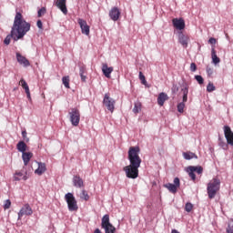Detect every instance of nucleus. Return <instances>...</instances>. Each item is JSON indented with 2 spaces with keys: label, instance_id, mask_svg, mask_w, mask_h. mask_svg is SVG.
Instances as JSON below:
<instances>
[{
  "label": "nucleus",
  "instance_id": "10",
  "mask_svg": "<svg viewBox=\"0 0 233 233\" xmlns=\"http://www.w3.org/2000/svg\"><path fill=\"white\" fill-rule=\"evenodd\" d=\"M77 23L81 28L82 34L85 35H90V26L86 24V20H83V18H78Z\"/></svg>",
  "mask_w": 233,
  "mask_h": 233
},
{
  "label": "nucleus",
  "instance_id": "36",
  "mask_svg": "<svg viewBox=\"0 0 233 233\" xmlns=\"http://www.w3.org/2000/svg\"><path fill=\"white\" fill-rule=\"evenodd\" d=\"M194 167V172L197 174H203V167L201 166H192Z\"/></svg>",
  "mask_w": 233,
  "mask_h": 233
},
{
  "label": "nucleus",
  "instance_id": "27",
  "mask_svg": "<svg viewBox=\"0 0 233 233\" xmlns=\"http://www.w3.org/2000/svg\"><path fill=\"white\" fill-rule=\"evenodd\" d=\"M133 112L134 114H139L141 112V102L137 101L134 103Z\"/></svg>",
  "mask_w": 233,
  "mask_h": 233
},
{
  "label": "nucleus",
  "instance_id": "14",
  "mask_svg": "<svg viewBox=\"0 0 233 233\" xmlns=\"http://www.w3.org/2000/svg\"><path fill=\"white\" fill-rule=\"evenodd\" d=\"M172 23L177 30H185V20L183 18H173Z\"/></svg>",
  "mask_w": 233,
  "mask_h": 233
},
{
  "label": "nucleus",
  "instance_id": "32",
  "mask_svg": "<svg viewBox=\"0 0 233 233\" xmlns=\"http://www.w3.org/2000/svg\"><path fill=\"white\" fill-rule=\"evenodd\" d=\"M177 112H179V114H183V112H185V103L184 102L178 103L177 106Z\"/></svg>",
  "mask_w": 233,
  "mask_h": 233
},
{
  "label": "nucleus",
  "instance_id": "12",
  "mask_svg": "<svg viewBox=\"0 0 233 233\" xmlns=\"http://www.w3.org/2000/svg\"><path fill=\"white\" fill-rule=\"evenodd\" d=\"M224 136L227 139L228 145H230L231 147H233V132L230 127L224 126Z\"/></svg>",
  "mask_w": 233,
  "mask_h": 233
},
{
  "label": "nucleus",
  "instance_id": "42",
  "mask_svg": "<svg viewBox=\"0 0 233 233\" xmlns=\"http://www.w3.org/2000/svg\"><path fill=\"white\" fill-rule=\"evenodd\" d=\"M22 137L25 143H28V141H30V138H28V137L26 136V131H22Z\"/></svg>",
  "mask_w": 233,
  "mask_h": 233
},
{
  "label": "nucleus",
  "instance_id": "13",
  "mask_svg": "<svg viewBox=\"0 0 233 233\" xmlns=\"http://www.w3.org/2000/svg\"><path fill=\"white\" fill-rule=\"evenodd\" d=\"M190 41V38L188 35L183 34V33H178V43L183 46V48H187L188 46V42Z\"/></svg>",
  "mask_w": 233,
  "mask_h": 233
},
{
  "label": "nucleus",
  "instance_id": "28",
  "mask_svg": "<svg viewBox=\"0 0 233 233\" xmlns=\"http://www.w3.org/2000/svg\"><path fill=\"white\" fill-rule=\"evenodd\" d=\"M19 85L22 86L25 92H30V87L28 86V84L26 83V81L25 79L22 78L19 82Z\"/></svg>",
  "mask_w": 233,
  "mask_h": 233
},
{
  "label": "nucleus",
  "instance_id": "21",
  "mask_svg": "<svg viewBox=\"0 0 233 233\" xmlns=\"http://www.w3.org/2000/svg\"><path fill=\"white\" fill-rule=\"evenodd\" d=\"M102 72L104 74V76H106V77H110V74H112V72H114V67L112 66H108L107 64H103L102 65Z\"/></svg>",
  "mask_w": 233,
  "mask_h": 233
},
{
  "label": "nucleus",
  "instance_id": "16",
  "mask_svg": "<svg viewBox=\"0 0 233 233\" xmlns=\"http://www.w3.org/2000/svg\"><path fill=\"white\" fill-rule=\"evenodd\" d=\"M16 60L19 63V65H22L25 67L30 66V61H28V59H26V57L22 56L21 53H16Z\"/></svg>",
  "mask_w": 233,
  "mask_h": 233
},
{
  "label": "nucleus",
  "instance_id": "48",
  "mask_svg": "<svg viewBox=\"0 0 233 233\" xmlns=\"http://www.w3.org/2000/svg\"><path fill=\"white\" fill-rule=\"evenodd\" d=\"M188 101V95H183L182 96V103H187Z\"/></svg>",
  "mask_w": 233,
  "mask_h": 233
},
{
  "label": "nucleus",
  "instance_id": "41",
  "mask_svg": "<svg viewBox=\"0 0 233 233\" xmlns=\"http://www.w3.org/2000/svg\"><path fill=\"white\" fill-rule=\"evenodd\" d=\"M86 66H80V67H79V76H81L83 74H86Z\"/></svg>",
  "mask_w": 233,
  "mask_h": 233
},
{
  "label": "nucleus",
  "instance_id": "31",
  "mask_svg": "<svg viewBox=\"0 0 233 233\" xmlns=\"http://www.w3.org/2000/svg\"><path fill=\"white\" fill-rule=\"evenodd\" d=\"M62 83L66 88H70V77L69 76H64L62 77Z\"/></svg>",
  "mask_w": 233,
  "mask_h": 233
},
{
  "label": "nucleus",
  "instance_id": "19",
  "mask_svg": "<svg viewBox=\"0 0 233 233\" xmlns=\"http://www.w3.org/2000/svg\"><path fill=\"white\" fill-rule=\"evenodd\" d=\"M73 185L76 188H83V187H84L83 178L80 177L79 176H74L73 177Z\"/></svg>",
  "mask_w": 233,
  "mask_h": 233
},
{
  "label": "nucleus",
  "instance_id": "29",
  "mask_svg": "<svg viewBox=\"0 0 233 233\" xmlns=\"http://www.w3.org/2000/svg\"><path fill=\"white\" fill-rule=\"evenodd\" d=\"M19 85L22 86L25 92H30V87L28 86V84L26 83V81L25 79L22 78L19 82Z\"/></svg>",
  "mask_w": 233,
  "mask_h": 233
},
{
  "label": "nucleus",
  "instance_id": "3",
  "mask_svg": "<svg viewBox=\"0 0 233 233\" xmlns=\"http://www.w3.org/2000/svg\"><path fill=\"white\" fill-rule=\"evenodd\" d=\"M219 188H221V180L219 178H213L207 187V192L209 199H214L216 198V194L219 192Z\"/></svg>",
  "mask_w": 233,
  "mask_h": 233
},
{
  "label": "nucleus",
  "instance_id": "30",
  "mask_svg": "<svg viewBox=\"0 0 233 233\" xmlns=\"http://www.w3.org/2000/svg\"><path fill=\"white\" fill-rule=\"evenodd\" d=\"M218 147H221L223 150H228V144L227 142L223 141L221 137L218 138Z\"/></svg>",
  "mask_w": 233,
  "mask_h": 233
},
{
  "label": "nucleus",
  "instance_id": "52",
  "mask_svg": "<svg viewBox=\"0 0 233 233\" xmlns=\"http://www.w3.org/2000/svg\"><path fill=\"white\" fill-rule=\"evenodd\" d=\"M25 94L28 99H32V97L30 96V91H26Z\"/></svg>",
  "mask_w": 233,
  "mask_h": 233
},
{
  "label": "nucleus",
  "instance_id": "33",
  "mask_svg": "<svg viewBox=\"0 0 233 233\" xmlns=\"http://www.w3.org/2000/svg\"><path fill=\"white\" fill-rule=\"evenodd\" d=\"M81 199H84L85 201H88L90 199V197L88 196V193L86 190H82L80 194Z\"/></svg>",
  "mask_w": 233,
  "mask_h": 233
},
{
  "label": "nucleus",
  "instance_id": "46",
  "mask_svg": "<svg viewBox=\"0 0 233 233\" xmlns=\"http://www.w3.org/2000/svg\"><path fill=\"white\" fill-rule=\"evenodd\" d=\"M36 26L39 30H43V22L41 20H37Z\"/></svg>",
  "mask_w": 233,
  "mask_h": 233
},
{
  "label": "nucleus",
  "instance_id": "53",
  "mask_svg": "<svg viewBox=\"0 0 233 233\" xmlns=\"http://www.w3.org/2000/svg\"><path fill=\"white\" fill-rule=\"evenodd\" d=\"M94 233H102L100 228H96Z\"/></svg>",
  "mask_w": 233,
  "mask_h": 233
},
{
  "label": "nucleus",
  "instance_id": "20",
  "mask_svg": "<svg viewBox=\"0 0 233 233\" xmlns=\"http://www.w3.org/2000/svg\"><path fill=\"white\" fill-rule=\"evenodd\" d=\"M211 59H212L213 65H219V63H221V59H219V57H218V55L216 54L215 46H212V48H211Z\"/></svg>",
  "mask_w": 233,
  "mask_h": 233
},
{
  "label": "nucleus",
  "instance_id": "40",
  "mask_svg": "<svg viewBox=\"0 0 233 233\" xmlns=\"http://www.w3.org/2000/svg\"><path fill=\"white\" fill-rule=\"evenodd\" d=\"M45 14H46V8H45V7H42L37 12L38 17H41L42 15H45Z\"/></svg>",
  "mask_w": 233,
  "mask_h": 233
},
{
  "label": "nucleus",
  "instance_id": "7",
  "mask_svg": "<svg viewBox=\"0 0 233 233\" xmlns=\"http://www.w3.org/2000/svg\"><path fill=\"white\" fill-rule=\"evenodd\" d=\"M103 105L106 107V109L113 113L116 110V100L110 97V93H106L103 98Z\"/></svg>",
  "mask_w": 233,
  "mask_h": 233
},
{
  "label": "nucleus",
  "instance_id": "1",
  "mask_svg": "<svg viewBox=\"0 0 233 233\" xmlns=\"http://www.w3.org/2000/svg\"><path fill=\"white\" fill-rule=\"evenodd\" d=\"M30 23L26 22L23 18V15L21 13H16L14 20L13 26L11 28V33L6 35L4 40V43L8 46L10 45V41L12 39L14 41H19V39H23L30 32Z\"/></svg>",
  "mask_w": 233,
  "mask_h": 233
},
{
  "label": "nucleus",
  "instance_id": "23",
  "mask_svg": "<svg viewBox=\"0 0 233 233\" xmlns=\"http://www.w3.org/2000/svg\"><path fill=\"white\" fill-rule=\"evenodd\" d=\"M168 99V95L166 93H160L157 97V103L160 106H163L165 105V102Z\"/></svg>",
  "mask_w": 233,
  "mask_h": 233
},
{
  "label": "nucleus",
  "instance_id": "11",
  "mask_svg": "<svg viewBox=\"0 0 233 233\" xmlns=\"http://www.w3.org/2000/svg\"><path fill=\"white\" fill-rule=\"evenodd\" d=\"M55 6L58 8L64 14V15H66L68 14V9L66 8V0H54Z\"/></svg>",
  "mask_w": 233,
  "mask_h": 233
},
{
  "label": "nucleus",
  "instance_id": "15",
  "mask_svg": "<svg viewBox=\"0 0 233 233\" xmlns=\"http://www.w3.org/2000/svg\"><path fill=\"white\" fill-rule=\"evenodd\" d=\"M119 15H121V11L117 7H112L109 11V17L112 21H117L119 19Z\"/></svg>",
  "mask_w": 233,
  "mask_h": 233
},
{
  "label": "nucleus",
  "instance_id": "6",
  "mask_svg": "<svg viewBox=\"0 0 233 233\" xmlns=\"http://www.w3.org/2000/svg\"><path fill=\"white\" fill-rule=\"evenodd\" d=\"M101 227L106 233H116V227L110 223V216L108 214L103 216Z\"/></svg>",
  "mask_w": 233,
  "mask_h": 233
},
{
  "label": "nucleus",
  "instance_id": "51",
  "mask_svg": "<svg viewBox=\"0 0 233 233\" xmlns=\"http://www.w3.org/2000/svg\"><path fill=\"white\" fill-rule=\"evenodd\" d=\"M179 90V88L177 87V86H173V87H172V91L173 92H177Z\"/></svg>",
  "mask_w": 233,
  "mask_h": 233
},
{
  "label": "nucleus",
  "instance_id": "34",
  "mask_svg": "<svg viewBox=\"0 0 233 233\" xmlns=\"http://www.w3.org/2000/svg\"><path fill=\"white\" fill-rule=\"evenodd\" d=\"M192 208H194V205H192V203L187 202L185 205V210L186 212H192Z\"/></svg>",
  "mask_w": 233,
  "mask_h": 233
},
{
  "label": "nucleus",
  "instance_id": "38",
  "mask_svg": "<svg viewBox=\"0 0 233 233\" xmlns=\"http://www.w3.org/2000/svg\"><path fill=\"white\" fill-rule=\"evenodd\" d=\"M11 206H12V201H10V199H6L4 204V209L8 210V208H10Z\"/></svg>",
  "mask_w": 233,
  "mask_h": 233
},
{
  "label": "nucleus",
  "instance_id": "8",
  "mask_svg": "<svg viewBox=\"0 0 233 233\" xmlns=\"http://www.w3.org/2000/svg\"><path fill=\"white\" fill-rule=\"evenodd\" d=\"M165 188H167L171 192V194H176L177 192V188L180 187V181L179 177H175L174 178V184L172 183H167L164 185Z\"/></svg>",
  "mask_w": 233,
  "mask_h": 233
},
{
  "label": "nucleus",
  "instance_id": "22",
  "mask_svg": "<svg viewBox=\"0 0 233 233\" xmlns=\"http://www.w3.org/2000/svg\"><path fill=\"white\" fill-rule=\"evenodd\" d=\"M14 179L15 181H21V179H24V181H26V179H28V177L26 176V172L25 175V173H23L22 171H17L14 175Z\"/></svg>",
  "mask_w": 233,
  "mask_h": 233
},
{
  "label": "nucleus",
  "instance_id": "50",
  "mask_svg": "<svg viewBox=\"0 0 233 233\" xmlns=\"http://www.w3.org/2000/svg\"><path fill=\"white\" fill-rule=\"evenodd\" d=\"M80 77H81V81H83L84 83L86 81V75L82 74L80 75Z\"/></svg>",
  "mask_w": 233,
  "mask_h": 233
},
{
  "label": "nucleus",
  "instance_id": "5",
  "mask_svg": "<svg viewBox=\"0 0 233 233\" xmlns=\"http://www.w3.org/2000/svg\"><path fill=\"white\" fill-rule=\"evenodd\" d=\"M65 199L67 203V208H68L69 212L77 211L79 207H77V200H76V197H74V194L66 193L65 195Z\"/></svg>",
  "mask_w": 233,
  "mask_h": 233
},
{
  "label": "nucleus",
  "instance_id": "35",
  "mask_svg": "<svg viewBox=\"0 0 233 233\" xmlns=\"http://www.w3.org/2000/svg\"><path fill=\"white\" fill-rule=\"evenodd\" d=\"M195 79L198 81V85H203V83H205V79L199 75L195 76Z\"/></svg>",
  "mask_w": 233,
  "mask_h": 233
},
{
  "label": "nucleus",
  "instance_id": "25",
  "mask_svg": "<svg viewBox=\"0 0 233 233\" xmlns=\"http://www.w3.org/2000/svg\"><path fill=\"white\" fill-rule=\"evenodd\" d=\"M183 157L189 161V159H198V155L192 152H184Z\"/></svg>",
  "mask_w": 233,
  "mask_h": 233
},
{
  "label": "nucleus",
  "instance_id": "43",
  "mask_svg": "<svg viewBox=\"0 0 233 233\" xmlns=\"http://www.w3.org/2000/svg\"><path fill=\"white\" fill-rule=\"evenodd\" d=\"M206 72H207L208 76H212L214 74V70L210 66H207Z\"/></svg>",
  "mask_w": 233,
  "mask_h": 233
},
{
  "label": "nucleus",
  "instance_id": "39",
  "mask_svg": "<svg viewBox=\"0 0 233 233\" xmlns=\"http://www.w3.org/2000/svg\"><path fill=\"white\" fill-rule=\"evenodd\" d=\"M139 79L142 85L147 86V79L145 78V75H143V72H139Z\"/></svg>",
  "mask_w": 233,
  "mask_h": 233
},
{
  "label": "nucleus",
  "instance_id": "4",
  "mask_svg": "<svg viewBox=\"0 0 233 233\" xmlns=\"http://www.w3.org/2000/svg\"><path fill=\"white\" fill-rule=\"evenodd\" d=\"M69 121L73 127H79L81 121V112L77 107H73L68 113Z\"/></svg>",
  "mask_w": 233,
  "mask_h": 233
},
{
  "label": "nucleus",
  "instance_id": "24",
  "mask_svg": "<svg viewBox=\"0 0 233 233\" xmlns=\"http://www.w3.org/2000/svg\"><path fill=\"white\" fill-rule=\"evenodd\" d=\"M16 148L18 150V152H21L22 154L26 152V143H25V141H19L16 145Z\"/></svg>",
  "mask_w": 233,
  "mask_h": 233
},
{
  "label": "nucleus",
  "instance_id": "2",
  "mask_svg": "<svg viewBox=\"0 0 233 233\" xmlns=\"http://www.w3.org/2000/svg\"><path fill=\"white\" fill-rule=\"evenodd\" d=\"M141 149L139 147H131L128 150L129 165L123 168L128 179H137L139 177V167H141V157H139Z\"/></svg>",
  "mask_w": 233,
  "mask_h": 233
},
{
  "label": "nucleus",
  "instance_id": "45",
  "mask_svg": "<svg viewBox=\"0 0 233 233\" xmlns=\"http://www.w3.org/2000/svg\"><path fill=\"white\" fill-rule=\"evenodd\" d=\"M196 70H198V66H196V63H191L190 64V71L196 72Z\"/></svg>",
  "mask_w": 233,
  "mask_h": 233
},
{
  "label": "nucleus",
  "instance_id": "26",
  "mask_svg": "<svg viewBox=\"0 0 233 233\" xmlns=\"http://www.w3.org/2000/svg\"><path fill=\"white\" fill-rule=\"evenodd\" d=\"M194 167L192 166H189L187 169V172L188 173L189 177H191L192 181H196V174L194 173Z\"/></svg>",
  "mask_w": 233,
  "mask_h": 233
},
{
  "label": "nucleus",
  "instance_id": "44",
  "mask_svg": "<svg viewBox=\"0 0 233 233\" xmlns=\"http://www.w3.org/2000/svg\"><path fill=\"white\" fill-rule=\"evenodd\" d=\"M181 92L183 94V96H188V87L187 86H185L182 89Z\"/></svg>",
  "mask_w": 233,
  "mask_h": 233
},
{
  "label": "nucleus",
  "instance_id": "47",
  "mask_svg": "<svg viewBox=\"0 0 233 233\" xmlns=\"http://www.w3.org/2000/svg\"><path fill=\"white\" fill-rule=\"evenodd\" d=\"M227 233H233V226H231L230 224H228L227 228Z\"/></svg>",
  "mask_w": 233,
  "mask_h": 233
},
{
  "label": "nucleus",
  "instance_id": "49",
  "mask_svg": "<svg viewBox=\"0 0 233 233\" xmlns=\"http://www.w3.org/2000/svg\"><path fill=\"white\" fill-rule=\"evenodd\" d=\"M208 43L209 45H216L217 43L216 38L214 37L209 38Z\"/></svg>",
  "mask_w": 233,
  "mask_h": 233
},
{
  "label": "nucleus",
  "instance_id": "17",
  "mask_svg": "<svg viewBox=\"0 0 233 233\" xmlns=\"http://www.w3.org/2000/svg\"><path fill=\"white\" fill-rule=\"evenodd\" d=\"M34 157V153L32 152H24L22 153V159L24 161L25 167L28 166V163H30V160Z\"/></svg>",
  "mask_w": 233,
  "mask_h": 233
},
{
  "label": "nucleus",
  "instance_id": "18",
  "mask_svg": "<svg viewBox=\"0 0 233 233\" xmlns=\"http://www.w3.org/2000/svg\"><path fill=\"white\" fill-rule=\"evenodd\" d=\"M45 172H46V164L38 162V167L35 170V174H37V176H43Z\"/></svg>",
  "mask_w": 233,
  "mask_h": 233
},
{
  "label": "nucleus",
  "instance_id": "9",
  "mask_svg": "<svg viewBox=\"0 0 233 233\" xmlns=\"http://www.w3.org/2000/svg\"><path fill=\"white\" fill-rule=\"evenodd\" d=\"M34 214V211L32 210V208L29 204L24 205L20 211L18 212V219H21L24 216H32Z\"/></svg>",
  "mask_w": 233,
  "mask_h": 233
},
{
  "label": "nucleus",
  "instance_id": "37",
  "mask_svg": "<svg viewBox=\"0 0 233 233\" xmlns=\"http://www.w3.org/2000/svg\"><path fill=\"white\" fill-rule=\"evenodd\" d=\"M207 90H208V92H214V90H216V86H214L213 83L209 82L208 84Z\"/></svg>",
  "mask_w": 233,
  "mask_h": 233
}]
</instances>
